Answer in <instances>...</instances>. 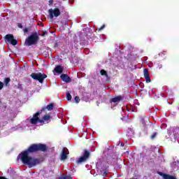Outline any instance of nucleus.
Listing matches in <instances>:
<instances>
[{
  "instance_id": "nucleus-1",
  "label": "nucleus",
  "mask_w": 179,
  "mask_h": 179,
  "mask_svg": "<svg viewBox=\"0 0 179 179\" xmlns=\"http://www.w3.org/2000/svg\"><path fill=\"white\" fill-rule=\"evenodd\" d=\"M48 148L47 145L43 143H33L30 145L27 150L22 151L18 157H20L21 162L23 164H27L28 167H34L37 164H40V159L37 158H33L29 155L33 153H37V152H47Z\"/></svg>"
},
{
  "instance_id": "nucleus-2",
  "label": "nucleus",
  "mask_w": 179,
  "mask_h": 179,
  "mask_svg": "<svg viewBox=\"0 0 179 179\" xmlns=\"http://www.w3.org/2000/svg\"><path fill=\"white\" fill-rule=\"evenodd\" d=\"M40 40V37H38V34L36 32L32 34L31 36H28L25 40L26 45L30 47V45H34Z\"/></svg>"
},
{
  "instance_id": "nucleus-3",
  "label": "nucleus",
  "mask_w": 179,
  "mask_h": 179,
  "mask_svg": "<svg viewBox=\"0 0 179 179\" xmlns=\"http://www.w3.org/2000/svg\"><path fill=\"white\" fill-rule=\"evenodd\" d=\"M30 76L34 80H38L39 83H43L44 79L47 78V75L44 73H32Z\"/></svg>"
},
{
  "instance_id": "nucleus-4",
  "label": "nucleus",
  "mask_w": 179,
  "mask_h": 179,
  "mask_svg": "<svg viewBox=\"0 0 179 179\" xmlns=\"http://www.w3.org/2000/svg\"><path fill=\"white\" fill-rule=\"evenodd\" d=\"M42 113H43V110H40L36 113L35 114H34L33 117L30 120V122L33 125H36L37 122H40V124L44 123V120H41V119L38 117Z\"/></svg>"
},
{
  "instance_id": "nucleus-5",
  "label": "nucleus",
  "mask_w": 179,
  "mask_h": 179,
  "mask_svg": "<svg viewBox=\"0 0 179 179\" xmlns=\"http://www.w3.org/2000/svg\"><path fill=\"white\" fill-rule=\"evenodd\" d=\"M89 157H90V152H89V150H84L83 156L78 158V160H76L77 164H81V163H85V162H87L88 160Z\"/></svg>"
},
{
  "instance_id": "nucleus-6",
  "label": "nucleus",
  "mask_w": 179,
  "mask_h": 179,
  "mask_svg": "<svg viewBox=\"0 0 179 179\" xmlns=\"http://www.w3.org/2000/svg\"><path fill=\"white\" fill-rule=\"evenodd\" d=\"M49 15L50 19H54V17H58L59 15H61V11H59V8H55L54 9L50 8L49 10Z\"/></svg>"
},
{
  "instance_id": "nucleus-7",
  "label": "nucleus",
  "mask_w": 179,
  "mask_h": 179,
  "mask_svg": "<svg viewBox=\"0 0 179 179\" xmlns=\"http://www.w3.org/2000/svg\"><path fill=\"white\" fill-rule=\"evenodd\" d=\"M5 40L7 41V43L11 44V45H16L17 44V40L15 39L13 34L6 35Z\"/></svg>"
},
{
  "instance_id": "nucleus-8",
  "label": "nucleus",
  "mask_w": 179,
  "mask_h": 179,
  "mask_svg": "<svg viewBox=\"0 0 179 179\" xmlns=\"http://www.w3.org/2000/svg\"><path fill=\"white\" fill-rule=\"evenodd\" d=\"M171 135H172L174 141L179 139V128L176 127H172Z\"/></svg>"
},
{
  "instance_id": "nucleus-9",
  "label": "nucleus",
  "mask_w": 179,
  "mask_h": 179,
  "mask_svg": "<svg viewBox=\"0 0 179 179\" xmlns=\"http://www.w3.org/2000/svg\"><path fill=\"white\" fill-rule=\"evenodd\" d=\"M125 96L124 95H119L116 97L112 98L110 99V103H120V101H122Z\"/></svg>"
},
{
  "instance_id": "nucleus-10",
  "label": "nucleus",
  "mask_w": 179,
  "mask_h": 179,
  "mask_svg": "<svg viewBox=\"0 0 179 179\" xmlns=\"http://www.w3.org/2000/svg\"><path fill=\"white\" fill-rule=\"evenodd\" d=\"M143 73L146 83H150V82H152V80L150 79V75L149 74V69H144Z\"/></svg>"
},
{
  "instance_id": "nucleus-11",
  "label": "nucleus",
  "mask_w": 179,
  "mask_h": 179,
  "mask_svg": "<svg viewBox=\"0 0 179 179\" xmlns=\"http://www.w3.org/2000/svg\"><path fill=\"white\" fill-rule=\"evenodd\" d=\"M68 155H69V151L67 148H64L61 154V160H66Z\"/></svg>"
},
{
  "instance_id": "nucleus-12",
  "label": "nucleus",
  "mask_w": 179,
  "mask_h": 179,
  "mask_svg": "<svg viewBox=\"0 0 179 179\" xmlns=\"http://www.w3.org/2000/svg\"><path fill=\"white\" fill-rule=\"evenodd\" d=\"M60 78L63 82H65L66 83H71L72 82V79L69 78V76L66 74H62L60 76Z\"/></svg>"
},
{
  "instance_id": "nucleus-13",
  "label": "nucleus",
  "mask_w": 179,
  "mask_h": 179,
  "mask_svg": "<svg viewBox=\"0 0 179 179\" xmlns=\"http://www.w3.org/2000/svg\"><path fill=\"white\" fill-rule=\"evenodd\" d=\"M140 122H141V124H143V127H144V128H146L147 124H148V122H149V117H145V116L141 117L140 118Z\"/></svg>"
},
{
  "instance_id": "nucleus-14",
  "label": "nucleus",
  "mask_w": 179,
  "mask_h": 179,
  "mask_svg": "<svg viewBox=\"0 0 179 179\" xmlns=\"http://www.w3.org/2000/svg\"><path fill=\"white\" fill-rule=\"evenodd\" d=\"M54 71L56 72V73L61 75V73L64 72V67L61 65L56 66Z\"/></svg>"
},
{
  "instance_id": "nucleus-15",
  "label": "nucleus",
  "mask_w": 179,
  "mask_h": 179,
  "mask_svg": "<svg viewBox=\"0 0 179 179\" xmlns=\"http://www.w3.org/2000/svg\"><path fill=\"white\" fill-rule=\"evenodd\" d=\"M45 108L48 110V111H52V110H54V103H50L45 108H43L42 109V111H43V110H45Z\"/></svg>"
},
{
  "instance_id": "nucleus-16",
  "label": "nucleus",
  "mask_w": 179,
  "mask_h": 179,
  "mask_svg": "<svg viewBox=\"0 0 179 179\" xmlns=\"http://www.w3.org/2000/svg\"><path fill=\"white\" fill-rule=\"evenodd\" d=\"M100 73L101 75V76H106V78H107V79H110V77L108 76V74L107 73V71L104 69H101L100 71Z\"/></svg>"
},
{
  "instance_id": "nucleus-17",
  "label": "nucleus",
  "mask_w": 179,
  "mask_h": 179,
  "mask_svg": "<svg viewBox=\"0 0 179 179\" xmlns=\"http://www.w3.org/2000/svg\"><path fill=\"white\" fill-rule=\"evenodd\" d=\"M50 120H51V115H45L43 117V119H41V120L43 121V122H45L47 121H50Z\"/></svg>"
},
{
  "instance_id": "nucleus-18",
  "label": "nucleus",
  "mask_w": 179,
  "mask_h": 179,
  "mask_svg": "<svg viewBox=\"0 0 179 179\" xmlns=\"http://www.w3.org/2000/svg\"><path fill=\"white\" fill-rule=\"evenodd\" d=\"M173 169H176V170H178L179 169V162L178 161H176L173 163L172 165Z\"/></svg>"
},
{
  "instance_id": "nucleus-19",
  "label": "nucleus",
  "mask_w": 179,
  "mask_h": 179,
  "mask_svg": "<svg viewBox=\"0 0 179 179\" xmlns=\"http://www.w3.org/2000/svg\"><path fill=\"white\" fill-rule=\"evenodd\" d=\"M58 179H72V177L69 176L62 175L60 177L58 178Z\"/></svg>"
},
{
  "instance_id": "nucleus-20",
  "label": "nucleus",
  "mask_w": 179,
  "mask_h": 179,
  "mask_svg": "<svg viewBox=\"0 0 179 179\" xmlns=\"http://www.w3.org/2000/svg\"><path fill=\"white\" fill-rule=\"evenodd\" d=\"M66 97L69 101H71L72 100V95L69 92L66 93Z\"/></svg>"
},
{
  "instance_id": "nucleus-21",
  "label": "nucleus",
  "mask_w": 179,
  "mask_h": 179,
  "mask_svg": "<svg viewBox=\"0 0 179 179\" xmlns=\"http://www.w3.org/2000/svg\"><path fill=\"white\" fill-rule=\"evenodd\" d=\"M165 179H177V178H176V176L166 174V176H165Z\"/></svg>"
},
{
  "instance_id": "nucleus-22",
  "label": "nucleus",
  "mask_w": 179,
  "mask_h": 179,
  "mask_svg": "<svg viewBox=\"0 0 179 179\" xmlns=\"http://www.w3.org/2000/svg\"><path fill=\"white\" fill-rule=\"evenodd\" d=\"M156 136H157V132H154L152 133V134L150 136V139H155V138H156Z\"/></svg>"
},
{
  "instance_id": "nucleus-23",
  "label": "nucleus",
  "mask_w": 179,
  "mask_h": 179,
  "mask_svg": "<svg viewBox=\"0 0 179 179\" xmlns=\"http://www.w3.org/2000/svg\"><path fill=\"white\" fill-rule=\"evenodd\" d=\"M158 174L161 176V177H163L164 179H166V176H167V174L163 173V172H158Z\"/></svg>"
},
{
  "instance_id": "nucleus-24",
  "label": "nucleus",
  "mask_w": 179,
  "mask_h": 179,
  "mask_svg": "<svg viewBox=\"0 0 179 179\" xmlns=\"http://www.w3.org/2000/svg\"><path fill=\"white\" fill-rule=\"evenodd\" d=\"M9 82H10V78H5V80H4L5 85H8V83H9Z\"/></svg>"
},
{
  "instance_id": "nucleus-25",
  "label": "nucleus",
  "mask_w": 179,
  "mask_h": 179,
  "mask_svg": "<svg viewBox=\"0 0 179 179\" xmlns=\"http://www.w3.org/2000/svg\"><path fill=\"white\" fill-rule=\"evenodd\" d=\"M74 100H75L76 103H79V101H80V98H79V96H76L74 98Z\"/></svg>"
},
{
  "instance_id": "nucleus-26",
  "label": "nucleus",
  "mask_w": 179,
  "mask_h": 179,
  "mask_svg": "<svg viewBox=\"0 0 179 179\" xmlns=\"http://www.w3.org/2000/svg\"><path fill=\"white\" fill-rule=\"evenodd\" d=\"M107 174H108V171H106L102 173L103 177H107Z\"/></svg>"
},
{
  "instance_id": "nucleus-27",
  "label": "nucleus",
  "mask_w": 179,
  "mask_h": 179,
  "mask_svg": "<svg viewBox=\"0 0 179 179\" xmlns=\"http://www.w3.org/2000/svg\"><path fill=\"white\" fill-rule=\"evenodd\" d=\"M104 27H106V25L105 24H103L100 28L98 29V30L99 31H101V30H103V29H104Z\"/></svg>"
},
{
  "instance_id": "nucleus-28",
  "label": "nucleus",
  "mask_w": 179,
  "mask_h": 179,
  "mask_svg": "<svg viewBox=\"0 0 179 179\" xmlns=\"http://www.w3.org/2000/svg\"><path fill=\"white\" fill-rule=\"evenodd\" d=\"M3 89V83L0 81V90H2Z\"/></svg>"
},
{
  "instance_id": "nucleus-29",
  "label": "nucleus",
  "mask_w": 179,
  "mask_h": 179,
  "mask_svg": "<svg viewBox=\"0 0 179 179\" xmlns=\"http://www.w3.org/2000/svg\"><path fill=\"white\" fill-rule=\"evenodd\" d=\"M17 27H19V29H23V25H22V23H18Z\"/></svg>"
},
{
  "instance_id": "nucleus-30",
  "label": "nucleus",
  "mask_w": 179,
  "mask_h": 179,
  "mask_svg": "<svg viewBox=\"0 0 179 179\" xmlns=\"http://www.w3.org/2000/svg\"><path fill=\"white\" fill-rule=\"evenodd\" d=\"M53 2H54V0H49L50 6H52Z\"/></svg>"
},
{
  "instance_id": "nucleus-31",
  "label": "nucleus",
  "mask_w": 179,
  "mask_h": 179,
  "mask_svg": "<svg viewBox=\"0 0 179 179\" xmlns=\"http://www.w3.org/2000/svg\"><path fill=\"white\" fill-rule=\"evenodd\" d=\"M23 31H24V33H28L29 32V29L25 28V29H23Z\"/></svg>"
},
{
  "instance_id": "nucleus-32",
  "label": "nucleus",
  "mask_w": 179,
  "mask_h": 179,
  "mask_svg": "<svg viewBox=\"0 0 179 179\" xmlns=\"http://www.w3.org/2000/svg\"><path fill=\"white\" fill-rule=\"evenodd\" d=\"M46 34H47V31H43V33L41 36H42V37H44Z\"/></svg>"
},
{
  "instance_id": "nucleus-33",
  "label": "nucleus",
  "mask_w": 179,
  "mask_h": 179,
  "mask_svg": "<svg viewBox=\"0 0 179 179\" xmlns=\"http://www.w3.org/2000/svg\"><path fill=\"white\" fill-rule=\"evenodd\" d=\"M55 47H58V43H56L55 44Z\"/></svg>"
},
{
  "instance_id": "nucleus-34",
  "label": "nucleus",
  "mask_w": 179,
  "mask_h": 179,
  "mask_svg": "<svg viewBox=\"0 0 179 179\" xmlns=\"http://www.w3.org/2000/svg\"><path fill=\"white\" fill-rule=\"evenodd\" d=\"M122 145V146H124V144H121Z\"/></svg>"
},
{
  "instance_id": "nucleus-35",
  "label": "nucleus",
  "mask_w": 179,
  "mask_h": 179,
  "mask_svg": "<svg viewBox=\"0 0 179 179\" xmlns=\"http://www.w3.org/2000/svg\"><path fill=\"white\" fill-rule=\"evenodd\" d=\"M72 0H70V2Z\"/></svg>"
},
{
  "instance_id": "nucleus-36",
  "label": "nucleus",
  "mask_w": 179,
  "mask_h": 179,
  "mask_svg": "<svg viewBox=\"0 0 179 179\" xmlns=\"http://www.w3.org/2000/svg\"><path fill=\"white\" fill-rule=\"evenodd\" d=\"M0 103H1V101H0Z\"/></svg>"
}]
</instances>
